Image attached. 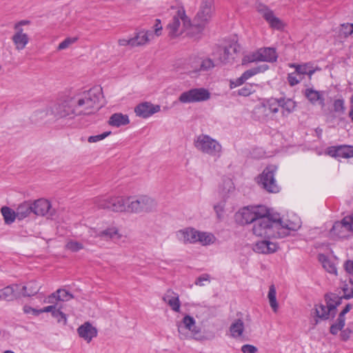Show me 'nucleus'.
I'll return each mask as SVG.
<instances>
[{
    "label": "nucleus",
    "mask_w": 353,
    "mask_h": 353,
    "mask_svg": "<svg viewBox=\"0 0 353 353\" xmlns=\"http://www.w3.org/2000/svg\"><path fill=\"white\" fill-rule=\"evenodd\" d=\"M300 226L299 221L286 223L281 221L279 217H270L268 213L256 219V222L253 225L252 231L258 236L284 238L290 234V231H296Z\"/></svg>",
    "instance_id": "f257e3e1"
},
{
    "label": "nucleus",
    "mask_w": 353,
    "mask_h": 353,
    "mask_svg": "<svg viewBox=\"0 0 353 353\" xmlns=\"http://www.w3.org/2000/svg\"><path fill=\"white\" fill-rule=\"evenodd\" d=\"M101 94V90L94 88L71 98L77 116L90 115L95 112L100 107L99 103Z\"/></svg>",
    "instance_id": "f03ea898"
},
{
    "label": "nucleus",
    "mask_w": 353,
    "mask_h": 353,
    "mask_svg": "<svg viewBox=\"0 0 353 353\" xmlns=\"http://www.w3.org/2000/svg\"><path fill=\"white\" fill-rule=\"evenodd\" d=\"M166 30L168 36L171 38L177 37L184 32H186L187 35L195 38L198 34L196 28L194 27V24L191 23V21L185 14L183 8L178 9L176 14L168 24Z\"/></svg>",
    "instance_id": "7ed1b4c3"
},
{
    "label": "nucleus",
    "mask_w": 353,
    "mask_h": 353,
    "mask_svg": "<svg viewBox=\"0 0 353 353\" xmlns=\"http://www.w3.org/2000/svg\"><path fill=\"white\" fill-rule=\"evenodd\" d=\"M342 297H339L335 294H326L325 296V303H317L311 311L314 316L312 324L316 326L320 321H325L334 318L336 315V307L341 304Z\"/></svg>",
    "instance_id": "20e7f679"
},
{
    "label": "nucleus",
    "mask_w": 353,
    "mask_h": 353,
    "mask_svg": "<svg viewBox=\"0 0 353 353\" xmlns=\"http://www.w3.org/2000/svg\"><path fill=\"white\" fill-rule=\"evenodd\" d=\"M92 201L98 209L114 212H128V196L103 195L94 198Z\"/></svg>",
    "instance_id": "39448f33"
},
{
    "label": "nucleus",
    "mask_w": 353,
    "mask_h": 353,
    "mask_svg": "<svg viewBox=\"0 0 353 353\" xmlns=\"http://www.w3.org/2000/svg\"><path fill=\"white\" fill-rule=\"evenodd\" d=\"M194 146L201 153L216 159L219 158L223 152L220 142L205 134H201L194 138Z\"/></svg>",
    "instance_id": "423d86ee"
},
{
    "label": "nucleus",
    "mask_w": 353,
    "mask_h": 353,
    "mask_svg": "<svg viewBox=\"0 0 353 353\" xmlns=\"http://www.w3.org/2000/svg\"><path fill=\"white\" fill-rule=\"evenodd\" d=\"M156 201L148 195L128 196V212L135 214L148 213L157 208Z\"/></svg>",
    "instance_id": "0eeeda50"
},
{
    "label": "nucleus",
    "mask_w": 353,
    "mask_h": 353,
    "mask_svg": "<svg viewBox=\"0 0 353 353\" xmlns=\"http://www.w3.org/2000/svg\"><path fill=\"white\" fill-rule=\"evenodd\" d=\"M50 114L56 120L70 121L77 117L72 99L59 101L50 107Z\"/></svg>",
    "instance_id": "6e6552de"
},
{
    "label": "nucleus",
    "mask_w": 353,
    "mask_h": 353,
    "mask_svg": "<svg viewBox=\"0 0 353 353\" xmlns=\"http://www.w3.org/2000/svg\"><path fill=\"white\" fill-rule=\"evenodd\" d=\"M214 12L213 0H201L196 15L194 19V27L200 34L212 19Z\"/></svg>",
    "instance_id": "1a4fd4ad"
},
{
    "label": "nucleus",
    "mask_w": 353,
    "mask_h": 353,
    "mask_svg": "<svg viewBox=\"0 0 353 353\" xmlns=\"http://www.w3.org/2000/svg\"><path fill=\"white\" fill-rule=\"evenodd\" d=\"M277 59L278 54L274 48L264 47L246 55L243 59V63L257 61L274 63Z\"/></svg>",
    "instance_id": "9d476101"
},
{
    "label": "nucleus",
    "mask_w": 353,
    "mask_h": 353,
    "mask_svg": "<svg viewBox=\"0 0 353 353\" xmlns=\"http://www.w3.org/2000/svg\"><path fill=\"white\" fill-rule=\"evenodd\" d=\"M276 170V166L269 165L263 170L258 178V183L270 193H277L280 191V186L274 178Z\"/></svg>",
    "instance_id": "9b49d317"
},
{
    "label": "nucleus",
    "mask_w": 353,
    "mask_h": 353,
    "mask_svg": "<svg viewBox=\"0 0 353 353\" xmlns=\"http://www.w3.org/2000/svg\"><path fill=\"white\" fill-rule=\"evenodd\" d=\"M268 209L264 205L251 206L243 208L237 214L241 217L240 222L242 224H255L256 219L260 216L267 215Z\"/></svg>",
    "instance_id": "f8f14e48"
},
{
    "label": "nucleus",
    "mask_w": 353,
    "mask_h": 353,
    "mask_svg": "<svg viewBox=\"0 0 353 353\" xmlns=\"http://www.w3.org/2000/svg\"><path fill=\"white\" fill-rule=\"evenodd\" d=\"M210 92L204 88H193L182 92L179 101L183 103H191L208 101L210 98Z\"/></svg>",
    "instance_id": "ddd939ff"
},
{
    "label": "nucleus",
    "mask_w": 353,
    "mask_h": 353,
    "mask_svg": "<svg viewBox=\"0 0 353 353\" xmlns=\"http://www.w3.org/2000/svg\"><path fill=\"white\" fill-rule=\"evenodd\" d=\"M236 52L237 47L235 44L225 48L219 47L213 52L212 57H214L217 65L219 66L232 61L234 59V55Z\"/></svg>",
    "instance_id": "4468645a"
},
{
    "label": "nucleus",
    "mask_w": 353,
    "mask_h": 353,
    "mask_svg": "<svg viewBox=\"0 0 353 353\" xmlns=\"http://www.w3.org/2000/svg\"><path fill=\"white\" fill-rule=\"evenodd\" d=\"M257 11L261 17L267 21L270 27L274 30H282L285 23L277 17L274 12L265 5H259Z\"/></svg>",
    "instance_id": "2eb2a0df"
},
{
    "label": "nucleus",
    "mask_w": 353,
    "mask_h": 353,
    "mask_svg": "<svg viewBox=\"0 0 353 353\" xmlns=\"http://www.w3.org/2000/svg\"><path fill=\"white\" fill-rule=\"evenodd\" d=\"M191 68L194 72L208 71L216 66H218L213 57L199 58L194 57L190 59Z\"/></svg>",
    "instance_id": "dca6fc26"
},
{
    "label": "nucleus",
    "mask_w": 353,
    "mask_h": 353,
    "mask_svg": "<svg viewBox=\"0 0 353 353\" xmlns=\"http://www.w3.org/2000/svg\"><path fill=\"white\" fill-rule=\"evenodd\" d=\"M160 110L161 107L159 105H153L150 102H143L135 107L134 112L138 117L148 118L159 112Z\"/></svg>",
    "instance_id": "f3484780"
},
{
    "label": "nucleus",
    "mask_w": 353,
    "mask_h": 353,
    "mask_svg": "<svg viewBox=\"0 0 353 353\" xmlns=\"http://www.w3.org/2000/svg\"><path fill=\"white\" fill-rule=\"evenodd\" d=\"M197 230L193 228H185L176 232V237L179 241L184 244L196 243Z\"/></svg>",
    "instance_id": "a211bd4d"
},
{
    "label": "nucleus",
    "mask_w": 353,
    "mask_h": 353,
    "mask_svg": "<svg viewBox=\"0 0 353 353\" xmlns=\"http://www.w3.org/2000/svg\"><path fill=\"white\" fill-rule=\"evenodd\" d=\"M77 333L81 338L87 343H90L97 336L98 332L95 327L87 321L77 328Z\"/></svg>",
    "instance_id": "6ab92c4d"
},
{
    "label": "nucleus",
    "mask_w": 353,
    "mask_h": 353,
    "mask_svg": "<svg viewBox=\"0 0 353 353\" xmlns=\"http://www.w3.org/2000/svg\"><path fill=\"white\" fill-rule=\"evenodd\" d=\"M154 40V34L152 30H141L132 38L131 47H137L144 46L150 41Z\"/></svg>",
    "instance_id": "aec40b11"
},
{
    "label": "nucleus",
    "mask_w": 353,
    "mask_h": 353,
    "mask_svg": "<svg viewBox=\"0 0 353 353\" xmlns=\"http://www.w3.org/2000/svg\"><path fill=\"white\" fill-rule=\"evenodd\" d=\"M350 233V230L348 225H347L345 217L341 221L335 222L330 230V234L338 238L348 237Z\"/></svg>",
    "instance_id": "412c9836"
},
{
    "label": "nucleus",
    "mask_w": 353,
    "mask_h": 353,
    "mask_svg": "<svg viewBox=\"0 0 353 353\" xmlns=\"http://www.w3.org/2000/svg\"><path fill=\"white\" fill-rule=\"evenodd\" d=\"M33 214L37 216L52 215L51 212V204L49 201L44 199H39L32 203Z\"/></svg>",
    "instance_id": "4be33fe9"
},
{
    "label": "nucleus",
    "mask_w": 353,
    "mask_h": 353,
    "mask_svg": "<svg viewBox=\"0 0 353 353\" xmlns=\"http://www.w3.org/2000/svg\"><path fill=\"white\" fill-rule=\"evenodd\" d=\"M352 305L348 303L343 310L339 313L336 321L333 323L330 327V332L333 335H336L345 324V314L350 312Z\"/></svg>",
    "instance_id": "5701e85b"
},
{
    "label": "nucleus",
    "mask_w": 353,
    "mask_h": 353,
    "mask_svg": "<svg viewBox=\"0 0 353 353\" xmlns=\"http://www.w3.org/2000/svg\"><path fill=\"white\" fill-rule=\"evenodd\" d=\"M279 248L276 243L268 240H263L256 242L253 248L254 252L263 254H269L275 252Z\"/></svg>",
    "instance_id": "b1692460"
},
{
    "label": "nucleus",
    "mask_w": 353,
    "mask_h": 353,
    "mask_svg": "<svg viewBox=\"0 0 353 353\" xmlns=\"http://www.w3.org/2000/svg\"><path fill=\"white\" fill-rule=\"evenodd\" d=\"M323 94L324 92L313 88H307L304 91V96L312 105L319 104L321 108L325 105Z\"/></svg>",
    "instance_id": "393cba45"
},
{
    "label": "nucleus",
    "mask_w": 353,
    "mask_h": 353,
    "mask_svg": "<svg viewBox=\"0 0 353 353\" xmlns=\"http://www.w3.org/2000/svg\"><path fill=\"white\" fill-rule=\"evenodd\" d=\"M12 41L15 46V49L18 51L23 50L29 43L30 39L28 35L23 32V30H14V33L12 37Z\"/></svg>",
    "instance_id": "a878e982"
},
{
    "label": "nucleus",
    "mask_w": 353,
    "mask_h": 353,
    "mask_svg": "<svg viewBox=\"0 0 353 353\" xmlns=\"http://www.w3.org/2000/svg\"><path fill=\"white\" fill-rule=\"evenodd\" d=\"M163 300L167 303L174 312H179L181 303L179 295L171 290H168L163 297Z\"/></svg>",
    "instance_id": "bb28decb"
},
{
    "label": "nucleus",
    "mask_w": 353,
    "mask_h": 353,
    "mask_svg": "<svg viewBox=\"0 0 353 353\" xmlns=\"http://www.w3.org/2000/svg\"><path fill=\"white\" fill-rule=\"evenodd\" d=\"M95 236L103 238L105 240L112 239L113 241H118L121 239L122 235L116 227H110L99 232Z\"/></svg>",
    "instance_id": "cd10ccee"
},
{
    "label": "nucleus",
    "mask_w": 353,
    "mask_h": 353,
    "mask_svg": "<svg viewBox=\"0 0 353 353\" xmlns=\"http://www.w3.org/2000/svg\"><path fill=\"white\" fill-rule=\"evenodd\" d=\"M18 288V285H12L0 290V301H12L14 300L17 298L15 292Z\"/></svg>",
    "instance_id": "c85d7f7f"
},
{
    "label": "nucleus",
    "mask_w": 353,
    "mask_h": 353,
    "mask_svg": "<svg viewBox=\"0 0 353 353\" xmlns=\"http://www.w3.org/2000/svg\"><path fill=\"white\" fill-rule=\"evenodd\" d=\"M129 123L130 120L128 116L122 113H114L112 114L108 121L109 125L117 128L126 125Z\"/></svg>",
    "instance_id": "c756f323"
},
{
    "label": "nucleus",
    "mask_w": 353,
    "mask_h": 353,
    "mask_svg": "<svg viewBox=\"0 0 353 353\" xmlns=\"http://www.w3.org/2000/svg\"><path fill=\"white\" fill-rule=\"evenodd\" d=\"M32 205L31 202H23L21 203L16 209L17 219L22 220L29 216L31 214H33Z\"/></svg>",
    "instance_id": "7c9ffc66"
},
{
    "label": "nucleus",
    "mask_w": 353,
    "mask_h": 353,
    "mask_svg": "<svg viewBox=\"0 0 353 353\" xmlns=\"http://www.w3.org/2000/svg\"><path fill=\"white\" fill-rule=\"evenodd\" d=\"M215 240L216 238L212 233L197 230L196 243H199L201 245L205 246L214 243Z\"/></svg>",
    "instance_id": "2f4dec72"
},
{
    "label": "nucleus",
    "mask_w": 353,
    "mask_h": 353,
    "mask_svg": "<svg viewBox=\"0 0 353 353\" xmlns=\"http://www.w3.org/2000/svg\"><path fill=\"white\" fill-rule=\"evenodd\" d=\"M40 314L43 312H51V314L53 317H57V315H60L61 319H58V323H61L64 325L67 323V318L66 315L61 312L59 309H57L55 305H50L43 308L39 309Z\"/></svg>",
    "instance_id": "473e14b6"
},
{
    "label": "nucleus",
    "mask_w": 353,
    "mask_h": 353,
    "mask_svg": "<svg viewBox=\"0 0 353 353\" xmlns=\"http://www.w3.org/2000/svg\"><path fill=\"white\" fill-rule=\"evenodd\" d=\"M40 288L41 287L36 281H32L22 287L21 294L23 296H33L40 290Z\"/></svg>",
    "instance_id": "72a5a7b5"
},
{
    "label": "nucleus",
    "mask_w": 353,
    "mask_h": 353,
    "mask_svg": "<svg viewBox=\"0 0 353 353\" xmlns=\"http://www.w3.org/2000/svg\"><path fill=\"white\" fill-rule=\"evenodd\" d=\"M244 330V323L242 320L237 319L230 327L231 336L234 338L241 337Z\"/></svg>",
    "instance_id": "f704fd0d"
},
{
    "label": "nucleus",
    "mask_w": 353,
    "mask_h": 353,
    "mask_svg": "<svg viewBox=\"0 0 353 353\" xmlns=\"http://www.w3.org/2000/svg\"><path fill=\"white\" fill-rule=\"evenodd\" d=\"M269 69V66L267 64H262L260 65H258L256 67L250 68L249 70H247L245 71L242 75L243 78L245 79L246 81L251 78L252 77L258 74L259 73H263L268 70Z\"/></svg>",
    "instance_id": "c9c22d12"
},
{
    "label": "nucleus",
    "mask_w": 353,
    "mask_h": 353,
    "mask_svg": "<svg viewBox=\"0 0 353 353\" xmlns=\"http://www.w3.org/2000/svg\"><path fill=\"white\" fill-rule=\"evenodd\" d=\"M319 260L321 263L323 268L327 272L335 274H336V268L334 263L330 259H328L327 256L321 254L319 255Z\"/></svg>",
    "instance_id": "e433bc0d"
},
{
    "label": "nucleus",
    "mask_w": 353,
    "mask_h": 353,
    "mask_svg": "<svg viewBox=\"0 0 353 353\" xmlns=\"http://www.w3.org/2000/svg\"><path fill=\"white\" fill-rule=\"evenodd\" d=\"M253 114L258 120L262 121L265 120L270 114L265 103L257 105L253 110Z\"/></svg>",
    "instance_id": "4c0bfd02"
},
{
    "label": "nucleus",
    "mask_w": 353,
    "mask_h": 353,
    "mask_svg": "<svg viewBox=\"0 0 353 353\" xmlns=\"http://www.w3.org/2000/svg\"><path fill=\"white\" fill-rule=\"evenodd\" d=\"M1 214L3 216L5 223L7 224L12 223L17 217V211L12 210L9 207L3 206L1 210Z\"/></svg>",
    "instance_id": "58836bf2"
},
{
    "label": "nucleus",
    "mask_w": 353,
    "mask_h": 353,
    "mask_svg": "<svg viewBox=\"0 0 353 353\" xmlns=\"http://www.w3.org/2000/svg\"><path fill=\"white\" fill-rule=\"evenodd\" d=\"M341 288L343 292V297L344 299H350L353 298V281L352 279L344 281Z\"/></svg>",
    "instance_id": "ea45409f"
},
{
    "label": "nucleus",
    "mask_w": 353,
    "mask_h": 353,
    "mask_svg": "<svg viewBox=\"0 0 353 353\" xmlns=\"http://www.w3.org/2000/svg\"><path fill=\"white\" fill-rule=\"evenodd\" d=\"M50 113V108H46L40 110H37L34 112L32 114L31 119L32 121L34 123H38L43 119H45L48 115Z\"/></svg>",
    "instance_id": "a19ab883"
},
{
    "label": "nucleus",
    "mask_w": 353,
    "mask_h": 353,
    "mask_svg": "<svg viewBox=\"0 0 353 353\" xmlns=\"http://www.w3.org/2000/svg\"><path fill=\"white\" fill-rule=\"evenodd\" d=\"M276 288L274 285H271L269 288L268 297L269 299L270 305L274 312H276L279 307L276 298Z\"/></svg>",
    "instance_id": "79ce46f5"
},
{
    "label": "nucleus",
    "mask_w": 353,
    "mask_h": 353,
    "mask_svg": "<svg viewBox=\"0 0 353 353\" xmlns=\"http://www.w3.org/2000/svg\"><path fill=\"white\" fill-rule=\"evenodd\" d=\"M281 107L288 113L292 112L296 108V103L290 99H279Z\"/></svg>",
    "instance_id": "37998d69"
},
{
    "label": "nucleus",
    "mask_w": 353,
    "mask_h": 353,
    "mask_svg": "<svg viewBox=\"0 0 353 353\" xmlns=\"http://www.w3.org/2000/svg\"><path fill=\"white\" fill-rule=\"evenodd\" d=\"M289 66L290 68H294L296 70V71L298 73H299V74L304 75L307 74V72L312 66V63L310 62L305 63L303 64L290 63Z\"/></svg>",
    "instance_id": "c03bdc74"
},
{
    "label": "nucleus",
    "mask_w": 353,
    "mask_h": 353,
    "mask_svg": "<svg viewBox=\"0 0 353 353\" xmlns=\"http://www.w3.org/2000/svg\"><path fill=\"white\" fill-rule=\"evenodd\" d=\"M265 103V105H267V109L268 110L269 114H275L278 112L279 107H281L279 99H270L268 100Z\"/></svg>",
    "instance_id": "a18cd8bd"
},
{
    "label": "nucleus",
    "mask_w": 353,
    "mask_h": 353,
    "mask_svg": "<svg viewBox=\"0 0 353 353\" xmlns=\"http://www.w3.org/2000/svg\"><path fill=\"white\" fill-rule=\"evenodd\" d=\"M287 79L290 86H294L301 82L303 77L295 70L294 72L288 74Z\"/></svg>",
    "instance_id": "49530a36"
},
{
    "label": "nucleus",
    "mask_w": 353,
    "mask_h": 353,
    "mask_svg": "<svg viewBox=\"0 0 353 353\" xmlns=\"http://www.w3.org/2000/svg\"><path fill=\"white\" fill-rule=\"evenodd\" d=\"M339 157H342V158L353 157V146L340 145L339 146Z\"/></svg>",
    "instance_id": "de8ad7c7"
},
{
    "label": "nucleus",
    "mask_w": 353,
    "mask_h": 353,
    "mask_svg": "<svg viewBox=\"0 0 353 353\" xmlns=\"http://www.w3.org/2000/svg\"><path fill=\"white\" fill-rule=\"evenodd\" d=\"M340 334V339L343 341H347L350 339L352 334L353 333V323H350L347 325V327L343 330L341 329Z\"/></svg>",
    "instance_id": "09e8293b"
},
{
    "label": "nucleus",
    "mask_w": 353,
    "mask_h": 353,
    "mask_svg": "<svg viewBox=\"0 0 353 353\" xmlns=\"http://www.w3.org/2000/svg\"><path fill=\"white\" fill-rule=\"evenodd\" d=\"M65 248L71 252H76L83 248V245L78 241L70 240L65 244Z\"/></svg>",
    "instance_id": "8fccbe9b"
},
{
    "label": "nucleus",
    "mask_w": 353,
    "mask_h": 353,
    "mask_svg": "<svg viewBox=\"0 0 353 353\" xmlns=\"http://www.w3.org/2000/svg\"><path fill=\"white\" fill-rule=\"evenodd\" d=\"M57 292L59 301H68L73 299L72 294L64 289H59Z\"/></svg>",
    "instance_id": "3c124183"
},
{
    "label": "nucleus",
    "mask_w": 353,
    "mask_h": 353,
    "mask_svg": "<svg viewBox=\"0 0 353 353\" xmlns=\"http://www.w3.org/2000/svg\"><path fill=\"white\" fill-rule=\"evenodd\" d=\"M333 108L335 112L343 114L345 110L344 100L343 99L334 100L333 103Z\"/></svg>",
    "instance_id": "603ef678"
},
{
    "label": "nucleus",
    "mask_w": 353,
    "mask_h": 353,
    "mask_svg": "<svg viewBox=\"0 0 353 353\" xmlns=\"http://www.w3.org/2000/svg\"><path fill=\"white\" fill-rule=\"evenodd\" d=\"M340 33L345 37H347L353 33V23H343L341 26Z\"/></svg>",
    "instance_id": "864d4df0"
},
{
    "label": "nucleus",
    "mask_w": 353,
    "mask_h": 353,
    "mask_svg": "<svg viewBox=\"0 0 353 353\" xmlns=\"http://www.w3.org/2000/svg\"><path fill=\"white\" fill-rule=\"evenodd\" d=\"M77 37H68L59 43L57 49L59 50H65L69 48L72 44L74 43L77 41Z\"/></svg>",
    "instance_id": "5fc2aeb1"
},
{
    "label": "nucleus",
    "mask_w": 353,
    "mask_h": 353,
    "mask_svg": "<svg viewBox=\"0 0 353 353\" xmlns=\"http://www.w3.org/2000/svg\"><path fill=\"white\" fill-rule=\"evenodd\" d=\"M234 190V184L231 179H226L223 180L221 192L223 194L228 193Z\"/></svg>",
    "instance_id": "6e6d98bb"
},
{
    "label": "nucleus",
    "mask_w": 353,
    "mask_h": 353,
    "mask_svg": "<svg viewBox=\"0 0 353 353\" xmlns=\"http://www.w3.org/2000/svg\"><path fill=\"white\" fill-rule=\"evenodd\" d=\"M111 132H105L101 134L90 136L88 139V141L89 143H96L99 141H101L106 138Z\"/></svg>",
    "instance_id": "4d7b16f0"
},
{
    "label": "nucleus",
    "mask_w": 353,
    "mask_h": 353,
    "mask_svg": "<svg viewBox=\"0 0 353 353\" xmlns=\"http://www.w3.org/2000/svg\"><path fill=\"white\" fill-rule=\"evenodd\" d=\"M58 301H59V299H58V296H57V292L56 291V292L52 293L51 294H50L49 296H48L47 297H46L43 299V303H49L51 305H55V306H56Z\"/></svg>",
    "instance_id": "13d9d810"
},
{
    "label": "nucleus",
    "mask_w": 353,
    "mask_h": 353,
    "mask_svg": "<svg viewBox=\"0 0 353 353\" xmlns=\"http://www.w3.org/2000/svg\"><path fill=\"white\" fill-rule=\"evenodd\" d=\"M253 91L252 85L250 84H247L238 90V94L240 96L247 97L251 94Z\"/></svg>",
    "instance_id": "bf43d9fd"
},
{
    "label": "nucleus",
    "mask_w": 353,
    "mask_h": 353,
    "mask_svg": "<svg viewBox=\"0 0 353 353\" xmlns=\"http://www.w3.org/2000/svg\"><path fill=\"white\" fill-rule=\"evenodd\" d=\"M183 323L185 325V327L189 330H193V327L195 324L194 319L190 316H185L183 319Z\"/></svg>",
    "instance_id": "052dcab7"
},
{
    "label": "nucleus",
    "mask_w": 353,
    "mask_h": 353,
    "mask_svg": "<svg viewBox=\"0 0 353 353\" xmlns=\"http://www.w3.org/2000/svg\"><path fill=\"white\" fill-rule=\"evenodd\" d=\"M154 39L156 37H159L162 34L163 27L160 19H157L155 20V24L154 25Z\"/></svg>",
    "instance_id": "680f3d73"
},
{
    "label": "nucleus",
    "mask_w": 353,
    "mask_h": 353,
    "mask_svg": "<svg viewBox=\"0 0 353 353\" xmlns=\"http://www.w3.org/2000/svg\"><path fill=\"white\" fill-rule=\"evenodd\" d=\"M204 282H210V276L208 274H203L196 279L195 284L199 286L205 285Z\"/></svg>",
    "instance_id": "e2e57ef3"
},
{
    "label": "nucleus",
    "mask_w": 353,
    "mask_h": 353,
    "mask_svg": "<svg viewBox=\"0 0 353 353\" xmlns=\"http://www.w3.org/2000/svg\"><path fill=\"white\" fill-rule=\"evenodd\" d=\"M327 154L332 157H339V146H332L327 149Z\"/></svg>",
    "instance_id": "0e129e2a"
},
{
    "label": "nucleus",
    "mask_w": 353,
    "mask_h": 353,
    "mask_svg": "<svg viewBox=\"0 0 353 353\" xmlns=\"http://www.w3.org/2000/svg\"><path fill=\"white\" fill-rule=\"evenodd\" d=\"M23 310L26 314H31L33 316H39L40 314V310L33 308L29 305H24Z\"/></svg>",
    "instance_id": "69168bd1"
},
{
    "label": "nucleus",
    "mask_w": 353,
    "mask_h": 353,
    "mask_svg": "<svg viewBox=\"0 0 353 353\" xmlns=\"http://www.w3.org/2000/svg\"><path fill=\"white\" fill-rule=\"evenodd\" d=\"M241 351L243 353H256L257 352V348L252 345L246 344L241 347Z\"/></svg>",
    "instance_id": "338daca9"
},
{
    "label": "nucleus",
    "mask_w": 353,
    "mask_h": 353,
    "mask_svg": "<svg viewBox=\"0 0 353 353\" xmlns=\"http://www.w3.org/2000/svg\"><path fill=\"white\" fill-rule=\"evenodd\" d=\"M345 218L351 233H353V213L351 215L345 216Z\"/></svg>",
    "instance_id": "774afa93"
}]
</instances>
